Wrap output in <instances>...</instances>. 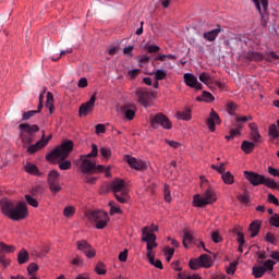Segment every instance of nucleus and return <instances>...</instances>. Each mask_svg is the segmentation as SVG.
<instances>
[{
  "instance_id": "obj_49",
  "label": "nucleus",
  "mask_w": 279,
  "mask_h": 279,
  "mask_svg": "<svg viewBox=\"0 0 279 279\" xmlns=\"http://www.w3.org/2000/svg\"><path fill=\"white\" fill-rule=\"evenodd\" d=\"M211 169L223 175L226 173V162H221L220 166L211 165Z\"/></svg>"
},
{
  "instance_id": "obj_50",
  "label": "nucleus",
  "mask_w": 279,
  "mask_h": 279,
  "mask_svg": "<svg viewBox=\"0 0 279 279\" xmlns=\"http://www.w3.org/2000/svg\"><path fill=\"white\" fill-rule=\"evenodd\" d=\"M189 265H190V268L193 270H197L199 269V267H202V263L199 262V258L191 259Z\"/></svg>"
},
{
  "instance_id": "obj_10",
  "label": "nucleus",
  "mask_w": 279,
  "mask_h": 279,
  "mask_svg": "<svg viewBox=\"0 0 279 279\" xmlns=\"http://www.w3.org/2000/svg\"><path fill=\"white\" fill-rule=\"evenodd\" d=\"M124 160L132 169H135L136 171H145V169H147V162L138 160L130 155H126Z\"/></svg>"
},
{
  "instance_id": "obj_20",
  "label": "nucleus",
  "mask_w": 279,
  "mask_h": 279,
  "mask_svg": "<svg viewBox=\"0 0 279 279\" xmlns=\"http://www.w3.org/2000/svg\"><path fill=\"white\" fill-rule=\"evenodd\" d=\"M252 116H235L233 121V128H238V130H243V124L247 123V121H252Z\"/></svg>"
},
{
  "instance_id": "obj_5",
  "label": "nucleus",
  "mask_w": 279,
  "mask_h": 279,
  "mask_svg": "<svg viewBox=\"0 0 279 279\" xmlns=\"http://www.w3.org/2000/svg\"><path fill=\"white\" fill-rule=\"evenodd\" d=\"M19 129L22 131L20 136L24 145H32L35 138L34 134H36V132H40V128L37 124H20Z\"/></svg>"
},
{
  "instance_id": "obj_16",
  "label": "nucleus",
  "mask_w": 279,
  "mask_h": 279,
  "mask_svg": "<svg viewBox=\"0 0 279 279\" xmlns=\"http://www.w3.org/2000/svg\"><path fill=\"white\" fill-rule=\"evenodd\" d=\"M183 77L186 86H190V88H195L196 90H202V88H204L202 83H198L197 77H195V75L186 73L184 74Z\"/></svg>"
},
{
  "instance_id": "obj_7",
  "label": "nucleus",
  "mask_w": 279,
  "mask_h": 279,
  "mask_svg": "<svg viewBox=\"0 0 279 279\" xmlns=\"http://www.w3.org/2000/svg\"><path fill=\"white\" fill-rule=\"evenodd\" d=\"M87 219L96 223L97 230H104V228L108 226V221H110L108 214L102 210L90 211L89 214H87Z\"/></svg>"
},
{
  "instance_id": "obj_24",
  "label": "nucleus",
  "mask_w": 279,
  "mask_h": 279,
  "mask_svg": "<svg viewBox=\"0 0 279 279\" xmlns=\"http://www.w3.org/2000/svg\"><path fill=\"white\" fill-rule=\"evenodd\" d=\"M252 1H253V3H255V8H256V10H258V12L263 19V10H264V12H267L269 2L267 0H252ZM260 5H262L263 10L260 9Z\"/></svg>"
},
{
  "instance_id": "obj_60",
  "label": "nucleus",
  "mask_w": 279,
  "mask_h": 279,
  "mask_svg": "<svg viewBox=\"0 0 279 279\" xmlns=\"http://www.w3.org/2000/svg\"><path fill=\"white\" fill-rule=\"evenodd\" d=\"M63 215H64V217H73V215H75V208H73L71 206L65 207L63 210Z\"/></svg>"
},
{
  "instance_id": "obj_28",
  "label": "nucleus",
  "mask_w": 279,
  "mask_h": 279,
  "mask_svg": "<svg viewBox=\"0 0 279 279\" xmlns=\"http://www.w3.org/2000/svg\"><path fill=\"white\" fill-rule=\"evenodd\" d=\"M24 171H26V173H29L31 175H40V171H38V167H36V165L34 163L27 162L24 166Z\"/></svg>"
},
{
  "instance_id": "obj_55",
  "label": "nucleus",
  "mask_w": 279,
  "mask_h": 279,
  "mask_svg": "<svg viewBox=\"0 0 279 279\" xmlns=\"http://www.w3.org/2000/svg\"><path fill=\"white\" fill-rule=\"evenodd\" d=\"M269 223L275 228H279V214H274L272 217H270L269 219Z\"/></svg>"
},
{
  "instance_id": "obj_26",
  "label": "nucleus",
  "mask_w": 279,
  "mask_h": 279,
  "mask_svg": "<svg viewBox=\"0 0 279 279\" xmlns=\"http://www.w3.org/2000/svg\"><path fill=\"white\" fill-rule=\"evenodd\" d=\"M46 145H47V141L40 140L36 144L31 145L27 148V151H28V154H36V151H38V149H43V147H45Z\"/></svg>"
},
{
  "instance_id": "obj_8",
  "label": "nucleus",
  "mask_w": 279,
  "mask_h": 279,
  "mask_svg": "<svg viewBox=\"0 0 279 279\" xmlns=\"http://www.w3.org/2000/svg\"><path fill=\"white\" fill-rule=\"evenodd\" d=\"M150 125L154 130H158L159 128H163V130H171L173 124H171V120L163 113H157L150 118Z\"/></svg>"
},
{
  "instance_id": "obj_6",
  "label": "nucleus",
  "mask_w": 279,
  "mask_h": 279,
  "mask_svg": "<svg viewBox=\"0 0 279 279\" xmlns=\"http://www.w3.org/2000/svg\"><path fill=\"white\" fill-rule=\"evenodd\" d=\"M217 202V194L213 190H207L203 196L199 194L194 195L193 204L196 208H204V206H208L210 204H215Z\"/></svg>"
},
{
  "instance_id": "obj_11",
  "label": "nucleus",
  "mask_w": 279,
  "mask_h": 279,
  "mask_svg": "<svg viewBox=\"0 0 279 279\" xmlns=\"http://www.w3.org/2000/svg\"><path fill=\"white\" fill-rule=\"evenodd\" d=\"M206 125L210 132H215L216 125H221V118L214 109H211L209 117L206 120Z\"/></svg>"
},
{
  "instance_id": "obj_3",
  "label": "nucleus",
  "mask_w": 279,
  "mask_h": 279,
  "mask_svg": "<svg viewBox=\"0 0 279 279\" xmlns=\"http://www.w3.org/2000/svg\"><path fill=\"white\" fill-rule=\"evenodd\" d=\"M73 141L64 140L60 146L52 149L47 156L46 160L48 162H54V160H66L68 156H71V151H73Z\"/></svg>"
},
{
  "instance_id": "obj_46",
  "label": "nucleus",
  "mask_w": 279,
  "mask_h": 279,
  "mask_svg": "<svg viewBox=\"0 0 279 279\" xmlns=\"http://www.w3.org/2000/svg\"><path fill=\"white\" fill-rule=\"evenodd\" d=\"M95 271L98 274V276H106V265L101 262H98L95 267Z\"/></svg>"
},
{
  "instance_id": "obj_27",
  "label": "nucleus",
  "mask_w": 279,
  "mask_h": 279,
  "mask_svg": "<svg viewBox=\"0 0 279 279\" xmlns=\"http://www.w3.org/2000/svg\"><path fill=\"white\" fill-rule=\"evenodd\" d=\"M60 182V173L56 170H51L48 174V185L57 184Z\"/></svg>"
},
{
  "instance_id": "obj_44",
  "label": "nucleus",
  "mask_w": 279,
  "mask_h": 279,
  "mask_svg": "<svg viewBox=\"0 0 279 279\" xmlns=\"http://www.w3.org/2000/svg\"><path fill=\"white\" fill-rule=\"evenodd\" d=\"M265 241L271 243V245H278V235H274V233H266Z\"/></svg>"
},
{
  "instance_id": "obj_64",
  "label": "nucleus",
  "mask_w": 279,
  "mask_h": 279,
  "mask_svg": "<svg viewBox=\"0 0 279 279\" xmlns=\"http://www.w3.org/2000/svg\"><path fill=\"white\" fill-rule=\"evenodd\" d=\"M107 51L109 56H116L119 53V46H111Z\"/></svg>"
},
{
  "instance_id": "obj_30",
  "label": "nucleus",
  "mask_w": 279,
  "mask_h": 279,
  "mask_svg": "<svg viewBox=\"0 0 279 279\" xmlns=\"http://www.w3.org/2000/svg\"><path fill=\"white\" fill-rule=\"evenodd\" d=\"M246 60H250L251 62H260L263 60V56L260 52L248 51L246 53Z\"/></svg>"
},
{
  "instance_id": "obj_59",
  "label": "nucleus",
  "mask_w": 279,
  "mask_h": 279,
  "mask_svg": "<svg viewBox=\"0 0 279 279\" xmlns=\"http://www.w3.org/2000/svg\"><path fill=\"white\" fill-rule=\"evenodd\" d=\"M211 240L214 241V243H221V241H223V239L219 234V231H214L211 233Z\"/></svg>"
},
{
  "instance_id": "obj_38",
  "label": "nucleus",
  "mask_w": 279,
  "mask_h": 279,
  "mask_svg": "<svg viewBox=\"0 0 279 279\" xmlns=\"http://www.w3.org/2000/svg\"><path fill=\"white\" fill-rule=\"evenodd\" d=\"M221 179L225 184H234V175L230 171L223 173Z\"/></svg>"
},
{
  "instance_id": "obj_37",
  "label": "nucleus",
  "mask_w": 279,
  "mask_h": 279,
  "mask_svg": "<svg viewBox=\"0 0 279 279\" xmlns=\"http://www.w3.org/2000/svg\"><path fill=\"white\" fill-rule=\"evenodd\" d=\"M198 80L203 82V84H206V86H210V84H213V77H210V74L206 72L201 73Z\"/></svg>"
},
{
  "instance_id": "obj_51",
  "label": "nucleus",
  "mask_w": 279,
  "mask_h": 279,
  "mask_svg": "<svg viewBox=\"0 0 279 279\" xmlns=\"http://www.w3.org/2000/svg\"><path fill=\"white\" fill-rule=\"evenodd\" d=\"M145 50L147 53H158V51H160V47L157 45H148L145 46Z\"/></svg>"
},
{
  "instance_id": "obj_40",
  "label": "nucleus",
  "mask_w": 279,
  "mask_h": 279,
  "mask_svg": "<svg viewBox=\"0 0 279 279\" xmlns=\"http://www.w3.org/2000/svg\"><path fill=\"white\" fill-rule=\"evenodd\" d=\"M233 234L236 235V241L239 243V245H245V235L243 234V232L239 229H233Z\"/></svg>"
},
{
  "instance_id": "obj_35",
  "label": "nucleus",
  "mask_w": 279,
  "mask_h": 279,
  "mask_svg": "<svg viewBox=\"0 0 279 279\" xmlns=\"http://www.w3.org/2000/svg\"><path fill=\"white\" fill-rule=\"evenodd\" d=\"M198 260L201 262V267H206L207 269L209 267H213V264L210 263V257L208 255L203 254L198 257Z\"/></svg>"
},
{
  "instance_id": "obj_18",
  "label": "nucleus",
  "mask_w": 279,
  "mask_h": 279,
  "mask_svg": "<svg viewBox=\"0 0 279 279\" xmlns=\"http://www.w3.org/2000/svg\"><path fill=\"white\" fill-rule=\"evenodd\" d=\"M121 112L124 114L125 119L132 121L134 117H136V106L134 105H125L121 107Z\"/></svg>"
},
{
  "instance_id": "obj_25",
  "label": "nucleus",
  "mask_w": 279,
  "mask_h": 279,
  "mask_svg": "<svg viewBox=\"0 0 279 279\" xmlns=\"http://www.w3.org/2000/svg\"><path fill=\"white\" fill-rule=\"evenodd\" d=\"M254 147H256V143L250 141H243L241 145V149L244 154H252L254 151Z\"/></svg>"
},
{
  "instance_id": "obj_53",
  "label": "nucleus",
  "mask_w": 279,
  "mask_h": 279,
  "mask_svg": "<svg viewBox=\"0 0 279 279\" xmlns=\"http://www.w3.org/2000/svg\"><path fill=\"white\" fill-rule=\"evenodd\" d=\"M165 77H167V73L163 70H157L155 72V80L157 82H160V81L165 80Z\"/></svg>"
},
{
  "instance_id": "obj_17",
  "label": "nucleus",
  "mask_w": 279,
  "mask_h": 279,
  "mask_svg": "<svg viewBox=\"0 0 279 279\" xmlns=\"http://www.w3.org/2000/svg\"><path fill=\"white\" fill-rule=\"evenodd\" d=\"M248 128L251 130L250 140L253 141V143H262L263 136H260L256 123H250Z\"/></svg>"
},
{
  "instance_id": "obj_47",
  "label": "nucleus",
  "mask_w": 279,
  "mask_h": 279,
  "mask_svg": "<svg viewBox=\"0 0 279 279\" xmlns=\"http://www.w3.org/2000/svg\"><path fill=\"white\" fill-rule=\"evenodd\" d=\"M25 199L29 206H33V208H38V199H36V197L26 194Z\"/></svg>"
},
{
  "instance_id": "obj_36",
  "label": "nucleus",
  "mask_w": 279,
  "mask_h": 279,
  "mask_svg": "<svg viewBox=\"0 0 279 279\" xmlns=\"http://www.w3.org/2000/svg\"><path fill=\"white\" fill-rule=\"evenodd\" d=\"M16 250L13 245H7L3 242H0V254H12Z\"/></svg>"
},
{
  "instance_id": "obj_43",
  "label": "nucleus",
  "mask_w": 279,
  "mask_h": 279,
  "mask_svg": "<svg viewBox=\"0 0 279 279\" xmlns=\"http://www.w3.org/2000/svg\"><path fill=\"white\" fill-rule=\"evenodd\" d=\"M179 119L183 121H191V109H185L184 111H178Z\"/></svg>"
},
{
  "instance_id": "obj_57",
  "label": "nucleus",
  "mask_w": 279,
  "mask_h": 279,
  "mask_svg": "<svg viewBox=\"0 0 279 279\" xmlns=\"http://www.w3.org/2000/svg\"><path fill=\"white\" fill-rule=\"evenodd\" d=\"M100 155L102 156V158H110L112 156V151L108 147H101Z\"/></svg>"
},
{
  "instance_id": "obj_32",
  "label": "nucleus",
  "mask_w": 279,
  "mask_h": 279,
  "mask_svg": "<svg viewBox=\"0 0 279 279\" xmlns=\"http://www.w3.org/2000/svg\"><path fill=\"white\" fill-rule=\"evenodd\" d=\"M46 108H48L50 114H53L56 107H53V94L50 92L47 93Z\"/></svg>"
},
{
  "instance_id": "obj_34",
  "label": "nucleus",
  "mask_w": 279,
  "mask_h": 279,
  "mask_svg": "<svg viewBox=\"0 0 279 279\" xmlns=\"http://www.w3.org/2000/svg\"><path fill=\"white\" fill-rule=\"evenodd\" d=\"M262 184H265V186H267L268 189H274L275 191H279V183L269 178L264 177V182Z\"/></svg>"
},
{
  "instance_id": "obj_61",
  "label": "nucleus",
  "mask_w": 279,
  "mask_h": 279,
  "mask_svg": "<svg viewBox=\"0 0 279 279\" xmlns=\"http://www.w3.org/2000/svg\"><path fill=\"white\" fill-rule=\"evenodd\" d=\"M268 202L275 206H279L278 197H276L274 194H268Z\"/></svg>"
},
{
  "instance_id": "obj_54",
  "label": "nucleus",
  "mask_w": 279,
  "mask_h": 279,
  "mask_svg": "<svg viewBox=\"0 0 279 279\" xmlns=\"http://www.w3.org/2000/svg\"><path fill=\"white\" fill-rule=\"evenodd\" d=\"M51 193L53 195H56V193H60V191H62V186H60V182L59 183H52L50 185H48Z\"/></svg>"
},
{
  "instance_id": "obj_33",
  "label": "nucleus",
  "mask_w": 279,
  "mask_h": 279,
  "mask_svg": "<svg viewBox=\"0 0 279 279\" xmlns=\"http://www.w3.org/2000/svg\"><path fill=\"white\" fill-rule=\"evenodd\" d=\"M197 101H205L206 104H210V101H215V96L209 92H203V95L196 98Z\"/></svg>"
},
{
  "instance_id": "obj_58",
  "label": "nucleus",
  "mask_w": 279,
  "mask_h": 279,
  "mask_svg": "<svg viewBox=\"0 0 279 279\" xmlns=\"http://www.w3.org/2000/svg\"><path fill=\"white\" fill-rule=\"evenodd\" d=\"M227 110L229 112V114H231V117H234V114H236V105L234 102H229L227 105Z\"/></svg>"
},
{
  "instance_id": "obj_41",
  "label": "nucleus",
  "mask_w": 279,
  "mask_h": 279,
  "mask_svg": "<svg viewBox=\"0 0 279 279\" xmlns=\"http://www.w3.org/2000/svg\"><path fill=\"white\" fill-rule=\"evenodd\" d=\"M71 167H73V163L71 162V160H59V169H61V171H69V169H71Z\"/></svg>"
},
{
  "instance_id": "obj_31",
  "label": "nucleus",
  "mask_w": 279,
  "mask_h": 279,
  "mask_svg": "<svg viewBox=\"0 0 279 279\" xmlns=\"http://www.w3.org/2000/svg\"><path fill=\"white\" fill-rule=\"evenodd\" d=\"M29 260V253H27L25 250L20 251L17 254V263L19 265H25Z\"/></svg>"
},
{
  "instance_id": "obj_39",
  "label": "nucleus",
  "mask_w": 279,
  "mask_h": 279,
  "mask_svg": "<svg viewBox=\"0 0 279 279\" xmlns=\"http://www.w3.org/2000/svg\"><path fill=\"white\" fill-rule=\"evenodd\" d=\"M260 263L263 266L262 268L265 269V271H274V265H276V262L271 260V259H267L265 262H258Z\"/></svg>"
},
{
  "instance_id": "obj_42",
  "label": "nucleus",
  "mask_w": 279,
  "mask_h": 279,
  "mask_svg": "<svg viewBox=\"0 0 279 279\" xmlns=\"http://www.w3.org/2000/svg\"><path fill=\"white\" fill-rule=\"evenodd\" d=\"M265 274H266V271H265V268H263V266L253 267L254 278H263V276H265Z\"/></svg>"
},
{
  "instance_id": "obj_48",
  "label": "nucleus",
  "mask_w": 279,
  "mask_h": 279,
  "mask_svg": "<svg viewBox=\"0 0 279 279\" xmlns=\"http://www.w3.org/2000/svg\"><path fill=\"white\" fill-rule=\"evenodd\" d=\"M38 113H40V110H31V111L23 112L22 121H29V119H32L34 114H38Z\"/></svg>"
},
{
  "instance_id": "obj_15",
  "label": "nucleus",
  "mask_w": 279,
  "mask_h": 279,
  "mask_svg": "<svg viewBox=\"0 0 279 279\" xmlns=\"http://www.w3.org/2000/svg\"><path fill=\"white\" fill-rule=\"evenodd\" d=\"M135 95L141 106H143L144 108H148L149 101L151 99V97L149 96V92L146 88H137Z\"/></svg>"
},
{
  "instance_id": "obj_62",
  "label": "nucleus",
  "mask_w": 279,
  "mask_h": 279,
  "mask_svg": "<svg viewBox=\"0 0 279 279\" xmlns=\"http://www.w3.org/2000/svg\"><path fill=\"white\" fill-rule=\"evenodd\" d=\"M38 269V265L32 263L27 267L28 275L32 276Z\"/></svg>"
},
{
  "instance_id": "obj_23",
  "label": "nucleus",
  "mask_w": 279,
  "mask_h": 279,
  "mask_svg": "<svg viewBox=\"0 0 279 279\" xmlns=\"http://www.w3.org/2000/svg\"><path fill=\"white\" fill-rule=\"evenodd\" d=\"M147 258H148L150 265H154V267H156L157 269H162L163 268L162 267V262L160 259L155 258L154 252H151V250L148 251Z\"/></svg>"
},
{
  "instance_id": "obj_1",
  "label": "nucleus",
  "mask_w": 279,
  "mask_h": 279,
  "mask_svg": "<svg viewBox=\"0 0 279 279\" xmlns=\"http://www.w3.org/2000/svg\"><path fill=\"white\" fill-rule=\"evenodd\" d=\"M97 154H99V149L96 144H93L92 151L87 155L81 156V171L83 173H105L106 178H112V174L110 173V166L107 168L102 165L97 166L95 161L90 160V158H96Z\"/></svg>"
},
{
  "instance_id": "obj_21",
  "label": "nucleus",
  "mask_w": 279,
  "mask_h": 279,
  "mask_svg": "<svg viewBox=\"0 0 279 279\" xmlns=\"http://www.w3.org/2000/svg\"><path fill=\"white\" fill-rule=\"evenodd\" d=\"M219 34H221V26L218 25L217 28L204 33L203 38H205V40H208L209 43H215V40H217V36H219Z\"/></svg>"
},
{
  "instance_id": "obj_14",
  "label": "nucleus",
  "mask_w": 279,
  "mask_h": 279,
  "mask_svg": "<svg viewBox=\"0 0 279 279\" xmlns=\"http://www.w3.org/2000/svg\"><path fill=\"white\" fill-rule=\"evenodd\" d=\"M244 178H246V180L253 186H259V184H263V182H265V175L258 174L256 172L244 171Z\"/></svg>"
},
{
  "instance_id": "obj_45",
  "label": "nucleus",
  "mask_w": 279,
  "mask_h": 279,
  "mask_svg": "<svg viewBox=\"0 0 279 279\" xmlns=\"http://www.w3.org/2000/svg\"><path fill=\"white\" fill-rule=\"evenodd\" d=\"M116 198L118 199V202H120V204H126L129 196H128V191H123L121 192V194H114Z\"/></svg>"
},
{
  "instance_id": "obj_52",
  "label": "nucleus",
  "mask_w": 279,
  "mask_h": 279,
  "mask_svg": "<svg viewBox=\"0 0 279 279\" xmlns=\"http://www.w3.org/2000/svg\"><path fill=\"white\" fill-rule=\"evenodd\" d=\"M236 265H239V263L233 262L229 264V267L227 268V274L229 276H234L235 271H236Z\"/></svg>"
},
{
  "instance_id": "obj_63",
  "label": "nucleus",
  "mask_w": 279,
  "mask_h": 279,
  "mask_svg": "<svg viewBox=\"0 0 279 279\" xmlns=\"http://www.w3.org/2000/svg\"><path fill=\"white\" fill-rule=\"evenodd\" d=\"M268 173L270 175H274V178H279V169H276L274 167L268 168Z\"/></svg>"
},
{
  "instance_id": "obj_12",
  "label": "nucleus",
  "mask_w": 279,
  "mask_h": 279,
  "mask_svg": "<svg viewBox=\"0 0 279 279\" xmlns=\"http://www.w3.org/2000/svg\"><path fill=\"white\" fill-rule=\"evenodd\" d=\"M191 243H194V245H197V247H203L205 250V252H208V250H206V246L204 245V242L202 241H195V238H193V233H191V231H184L183 232V245L186 250H189V245H191Z\"/></svg>"
},
{
  "instance_id": "obj_29",
  "label": "nucleus",
  "mask_w": 279,
  "mask_h": 279,
  "mask_svg": "<svg viewBox=\"0 0 279 279\" xmlns=\"http://www.w3.org/2000/svg\"><path fill=\"white\" fill-rule=\"evenodd\" d=\"M268 135L274 140L279 138V120H277V124H271L269 126Z\"/></svg>"
},
{
  "instance_id": "obj_2",
  "label": "nucleus",
  "mask_w": 279,
  "mask_h": 279,
  "mask_svg": "<svg viewBox=\"0 0 279 279\" xmlns=\"http://www.w3.org/2000/svg\"><path fill=\"white\" fill-rule=\"evenodd\" d=\"M2 214L12 219V221H21L27 217V204L20 202L16 205L12 201H0Z\"/></svg>"
},
{
  "instance_id": "obj_22",
  "label": "nucleus",
  "mask_w": 279,
  "mask_h": 279,
  "mask_svg": "<svg viewBox=\"0 0 279 279\" xmlns=\"http://www.w3.org/2000/svg\"><path fill=\"white\" fill-rule=\"evenodd\" d=\"M260 220H255L251 222L248 227V232H251V239H254L255 236H258V233L260 232V226H262Z\"/></svg>"
},
{
  "instance_id": "obj_13",
  "label": "nucleus",
  "mask_w": 279,
  "mask_h": 279,
  "mask_svg": "<svg viewBox=\"0 0 279 279\" xmlns=\"http://www.w3.org/2000/svg\"><path fill=\"white\" fill-rule=\"evenodd\" d=\"M95 101H97L96 94H94L87 102L83 104L80 107V109H78L80 117H82V116L86 117V114H88V112H93V110L95 109Z\"/></svg>"
},
{
  "instance_id": "obj_4",
  "label": "nucleus",
  "mask_w": 279,
  "mask_h": 279,
  "mask_svg": "<svg viewBox=\"0 0 279 279\" xmlns=\"http://www.w3.org/2000/svg\"><path fill=\"white\" fill-rule=\"evenodd\" d=\"M154 232H158V226L151 225L142 228V241L143 243H147V252H151L154 247H158V243H156V234Z\"/></svg>"
},
{
  "instance_id": "obj_19",
  "label": "nucleus",
  "mask_w": 279,
  "mask_h": 279,
  "mask_svg": "<svg viewBox=\"0 0 279 279\" xmlns=\"http://www.w3.org/2000/svg\"><path fill=\"white\" fill-rule=\"evenodd\" d=\"M111 189L114 195H117L118 193H123V191H128L125 190V181L121 179H116L114 181H112Z\"/></svg>"
},
{
  "instance_id": "obj_56",
  "label": "nucleus",
  "mask_w": 279,
  "mask_h": 279,
  "mask_svg": "<svg viewBox=\"0 0 279 279\" xmlns=\"http://www.w3.org/2000/svg\"><path fill=\"white\" fill-rule=\"evenodd\" d=\"M163 195H165V201L166 202H171V187L169 185H165V189H163Z\"/></svg>"
},
{
  "instance_id": "obj_9",
  "label": "nucleus",
  "mask_w": 279,
  "mask_h": 279,
  "mask_svg": "<svg viewBox=\"0 0 279 279\" xmlns=\"http://www.w3.org/2000/svg\"><path fill=\"white\" fill-rule=\"evenodd\" d=\"M76 248L78 250V252H82L87 258H95V256L97 255V252L95 251L93 245H90V243H88V241L86 240L77 241Z\"/></svg>"
}]
</instances>
